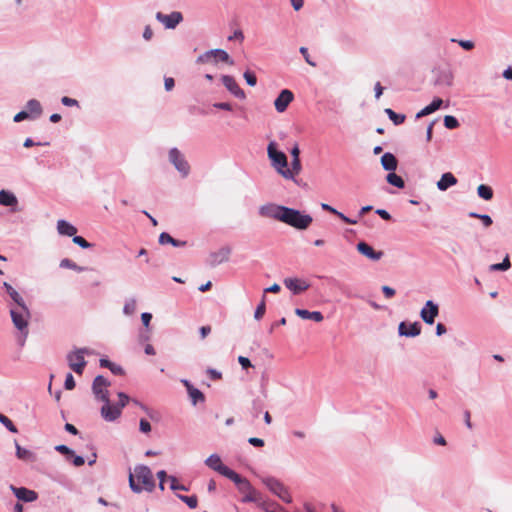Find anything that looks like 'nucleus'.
<instances>
[{"label": "nucleus", "mask_w": 512, "mask_h": 512, "mask_svg": "<svg viewBox=\"0 0 512 512\" xmlns=\"http://www.w3.org/2000/svg\"><path fill=\"white\" fill-rule=\"evenodd\" d=\"M244 78H245L247 84L250 86H255L257 83V78H256L255 74L251 71H246L244 73Z\"/></svg>", "instance_id": "obj_48"}, {"label": "nucleus", "mask_w": 512, "mask_h": 512, "mask_svg": "<svg viewBox=\"0 0 512 512\" xmlns=\"http://www.w3.org/2000/svg\"><path fill=\"white\" fill-rule=\"evenodd\" d=\"M386 179L389 184L395 187L404 188L405 186L404 180L396 173H389Z\"/></svg>", "instance_id": "obj_38"}, {"label": "nucleus", "mask_w": 512, "mask_h": 512, "mask_svg": "<svg viewBox=\"0 0 512 512\" xmlns=\"http://www.w3.org/2000/svg\"><path fill=\"white\" fill-rule=\"evenodd\" d=\"M60 267L61 268L72 269V270H75L77 272H83V271L88 270L87 267L79 266L75 262H73L72 260H70L68 258H64V259L61 260Z\"/></svg>", "instance_id": "obj_36"}, {"label": "nucleus", "mask_w": 512, "mask_h": 512, "mask_svg": "<svg viewBox=\"0 0 512 512\" xmlns=\"http://www.w3.org/2000/svg\"><path fill=\"white\" fill-rule=\"evenodd\" d=\"M181 382L187 388V392L193 405H196L198 402H204L205 396L199 389L193 387V385H191V383L186 379H182Z\"/></svg>", "instance_id": "obj_19"}, {"label": "nucleus", "mask_w": 512, "mask_h": 512, "mask_svg": "<svg viewBox=\"0 0 512 512\" xmlns=\"http://www.w3.org/2000/svg\"><path fill=\"white\" fill-rule=\"evenodd\" d=\"M156 18L168 29H174L183 19L182 14L177 11L168 15L158 12Z\"/></svg>", "instance_id": "obj_11"}, {"label": "nucleus", "mask_w": 512, "mask_h": 512, "mask_svg": "<svg viewBox=\"0 0 512 512\" xmlns=\"http://www.w3.org/2000/svg\"><path fill=\"white\" fill-rule=\"evenodd\" d=\"M357 250L359 253L372 260H379L383 255L381 251L376 252L370 245L365 242H359L357 244Z\"/></svg>", "instance_id": "obj_20"}, {"label": "nucleus", "mask_w": 512, "mask_h": 512, "mask_svg": "<svg viewBox=\"0 0 512 512\" xmlns=\"http://www.w3.org/2000/svg\"><path fill=\"white\" fill-rule=\"evenodd\" d=\"M231 255V248L230 247H222L216 252H212L207 259V263L211 267H215L217 265H220L224 262H227Z\"/></svg>", "instance_id": "obj_10"}, {"label": "nucleus", "mask_w": 512, "mask_h": 512, "mask_svg": "<svg viewBox=\"0 0 512 512\" xmlns=\"http://www.w3.org/2000/svg\"><path fill=\"white\" fill-rule=\"evenodd\" d=\"M168 479L170 480V488L172 490H182V491H187V487H185L184 485H181L177 482V479L174 477V476H169Z\"/></svg>", "instance_id": "obj_47"}, {"label": "nucleus", "mask_w": 512, "mask_h": 512, "mask_svg": "<svg viewBox=\"0 0 512 512\" xmlns=\"http://www.w3.org/2000/svg\"><path fill=\"white\" fill-rule=\"evenodd\" d=\"M88 348H79L67 354V362L69 367L77 374H82L87 364L84 355L91 354Z\"/></svg>", "instance_id": "obj_4"}, {"label": "nucleus", "mask_w": 512, "mask_h": 512, "mask_svg": "<svg viewBox=\"0 0 512 512\" xmlns=\"http://www.w3.org/2000/svg\"><path fill=\"white\" fill-rule=\"evenodd\" d=\"M300 53L303 55L307 64H309L312 67H316V63L310 59V55H309L308 49L306 47H301Z\"/></svg>", "instance_id": "obj_54"}, {"label": "nucleus", "mask_w": 512, "mask_h": 512, "mask_svg": "<svg viewBox=\"0 0 512 512\" xmlns=\"http://www.w3.org/2000/svg\"><path fill=\"white\" fill-rule=\"evenodd\" d=\"M381 164L387 171H394L397 168L398 161L392 153H385L381 157Z\"/></svg>", "instance_id": "obj_28"}, {"label": "nucleus", "mask_w": 512, "mask_h": 512, "mask_svg": "<svg viewBox=\"0 0 512 512\" xmlns=\"http://www.w3.org/2000/svg\"><path fill=\"white\" fill-rule=\"evenodd\" d=\"M139 429L143 433H149L151 431V425L147 420L141 419L139 422Z\"/></svg>", "instance_id": "obj_55"}, {"label": "nucleus", "mask_w": 512, "mask_h": 512, "mask_svg": "<svg viewBox=\"0 0 512 512\" xmlns=\"http://www.w3.org/2000/svg\"><path fill=\"white\" fill-rule=\"evenodd\" d=\"M265 310H266V305H265V295H263L262 297V300L260 302V304L257 306L256 310H255V314H254V317L256 319H260L264 316L265 314Z\"/></svg>", "instance_id": "obj_46"}, {"label": "nucleus", "mask_w": 512, "mask_h": 512, "mask_svg": "<svg viewBox=\"0 0 512 512\" xmlns=\"http://www.w3.org/2000/svg\"><path fill=\"white\" fill-rule=\"evenodd\" d=\"M248 442L253 445V446H256V447H262L264 446V441L260 438H257V437H250L248 439Z\"/></svg>", "instance_id": "obj_62"}, {"label": "nucleus", "mask_w": 512, "mask_h": 512, "mask_svg": "<svg viewBox=\"0 0 512 512\" xmlns=\"http://www.w3.org/2000/svg\"><path fill=\"white\" fill-rule=\"evenodd\" d=\"M170 161L175 168L183 175L187 176L190 171V166L182 153L177 148H172L169 152Z\"/></svg>", "instance_id": "obj_8"}, {"label": "nucleus", "mask_w": 512, "mask_h": 512, "mask_svg": "<svg viewBox=\"0 0 512 512\" xmlns=\"http://www.w3.org/2000/svg\"><path fill=\"white\" fill-rule=\"evenodd\" d=\"M73 242L77 245H79L82 248H89L91 247V244L87 242L83 237L74 235L73 236Z\"/></svg>", "instance_id": "obj_50"}, {"label": "nucleus", "mask_w": 512, "mask_h": 512, "mask_svg": "<svg viewBox=\"0 0 512 512\" xmlns=\"http://www.w3.org/2000/svg\"><path fill=\"white\" fill-rule=\"evenodd\" d=\"M150 322H143L142 329L139 334V339L142 342L148 341L150 339Z\"/></svg>", "instance_id": "obj_43"}, {"label": "nucleus", "mask_w": 512, "mask_h": 512, "mask_svg": "<svg viewBox=\"0 0 512 512\" xmlns=\"http://www.w3.org/2000/svg\"><path fill=\"white\" fill-rule=\"evenodd\" d=\"M4 287L6 288L7 293L15 302V305L10 310L12 320H27L30 318V312L25 306L20 294L8 283H4Z\"/></svg>", "instance_id": "obj_3"}, {"label": "nucleus", "mask_w": 512, "mask_h": 512, "mask_svg": "<svg viewBox=\"0 0 512 512\" xmlns=\"http://www.w3.org/2000/svg\"><path fill=\"white\" fill-rule=\"evenodd\" d=\"M28 323L29 322H14L15 328L17 330V341L20 346L24 345L29 333Z\"/></svg>", "instance_id": "obj_27"}, {"label": "nucleus", "mask_w": 512, "mask_h": 512, "mask_svg": "<svg viewBox=\"0 0 512 512\" xmlns=\"http://www.w3.org/2000/svg\"><path fill=\"white\" fill-rule=\"evenodd\" d=\"M301 170L302 166L300 159H292L291 167L284 168L282 172V177H284L285 179H294L297 175L300 174Z\"/></svg>", "instance_id": "obj_22"}, {"label": "nucleus", "mask_w": 512, "mask_h": 512, "mask_svg": "<svg viewBox=\"0 0 512 512\" xmlns=\"http://www.w3.org/2000/svg\"><path fill=\"white\" fill-rule=\"evenodd\" d=\"M205 464L212 470L218 472L221 475H224V473L228 470L229 467L225 466L219 455L212 454L210 455L206 460Z\"/></svg>", "instance_id": "obj_18"}, {"label": "nucleus", "mask_w": 512, "mask_h": 512, "mask_svg": "<svg viewBox=\"0 0 512 512\" xmlns=\"http://www.w3.org/2000/svg\"><path fill=\"white\" fill-rule=\"evenodd\" d=\"M443 101L442 99L440 98H436L434 99L428 106L424 107L420 112L417 113V117H422V116H426V115H429L433 112H435L436 110H438L441 105H442Z\"/></svg>", "instance_id": "obj_30"}, {"label": "nucleus", "mask_w": 512, "mask_h": 512, "mask_svg": "<svg viewBox=\"0 0 512 512\" xmlns=\"http://www.w3.org/2000/svg\"><path fill=\"white\" fill-rule=\"evenodd\" d=\"M420 315L422 320H434L438 315V305L432 301H427Z\"/></svg>", "instance_id": "obj_21"}, {"label": "nucleus", "mask_w": 512, "mask_h": 512, "mask_svg": "<svg viewBox=\"0 0 512 512\" xmlns=\"http://www.w3.org/2000/svg\"><path fill=\"white\" fill-rule=\"evenodd\" d=\"M129 486L135 493L142 490L152 492L155 487L152 471L145 465L136 466L133 473L129 475Z\"/></svg>", "instance_id": "obj_2"}, {"label": "nucleus", "mask_w": 512, "mask_h": 512, "mask_svg": "<svg viewBox=\"0 0 512 512\" xmlns=\"http://www.w3.org/2000/svg\"><path fill=\"white\" fill-rule=\"evenodd\" d=\"M293 99H294V95L290 90H288V89L282 90L280 92V94L278 95V97L274 101L275 109L279 113L284 112L287 109L288 105L293 101Z\"/></svg>", "instance_id": "obj_14"}, {"label": "nucleus", "mask_w": 512, "mask_h": 512, "mask_svg": "<svg viewBox=\"0 0 512 512\" xmlns=\"http://www.w3.org/2000/svg\"><path fill=\"white\" fill-rule=\"evenodd\" d=\"M453 42H457L463 49L472 50L474 48V43L470 40H455L452 39Z\"/></svg>", "instance_id": "obj_52"}, {"label": "nucleus", "mask_w": 512, "mask_h": 512, "mask_svg": "<svg viewBox=\"0 0 512 512\" xmlns=\"http://www.w3.org/2000/svg\"><path fill=\"white\" fill-rule=\"evenodd\" d=\"M263 483L272 493H274L284 502L290 503L292 501V498L287 488L279 480L272 477H268L263 479Z\"/></svg>", "instance_id": "obj_6"}, {"label": "nucleus", "mask_w": 512, "mask_h": 512, "mask_svg": "<svg viewBox=\"0 0 512 512\" xmlns=\"http://www.w3.org/2000/svg\"><path fill=\"white\" fill-rule=\"evenodd\" d=\"M64 387L67 390H72V389L75 388V380H74V377H73V375L71 373H68L66 375Z\"/></svg>", "instance_id": "obj_49"}, {"label": "nucleus", "mask_w": 512, "mask_h": 512, "mask_svg": "<svg viewBox=\"0 0 512 512\" xmlns=\"http://www.w3.org/2000/svg\"><path fill=\"white\" fill-rule=\"evenodd\" d=\"M477 193L479 197H481L484 200H491L493 197V190L490 186L481 184L477 188Z\"/></svg>", "instance_id": "obj_37"}, {"label": "nucleus", "mask_w": 512, "mask_h": 512, "mask_svg": "<svg viewBox=\"0 0 512 512\" xmlns=\"http://www.w3.org/2000/svg\"><path fill=\"white\" fill-rule=\"evenodd\" d=\"M382 291L386 298H392L395 295V290L389 286H383Z\"/></svg>", "instance_id": "obj_64"}, {"label": "nucleus", "mask_w": 512, "mask_h": 512, "mask_svg": "<svg viewBox=\"0 0 512 512\" xmlns=\"http://www.w3.org/2000/svg\"><path fill=\"white\" fill-rule=\"evenodd\" d=\"M178 498L186 503L189 508L194 509L197 507L198 499L196 496H185V495H178Z\"/></svg>", "instance_id": "obj_41"}, {"label": "nucleus", "mask_w": 512, "mask_h": 512, "mask_svg": "<svg viewBox=\"0 0 512 512\" xmlns=\"http://www.w3.org/2000/svg\"><path fill=\"white\" fill-rule=\"evenodd\" d=\"M18 201L16 196L6 190L0 191V204L3 206H15L17 205Z\"/></svg>", "instance_id": "obj_29"}, {"label": "nucleus", "mask_w": 512, "mask_h": 512, "mask_svg": "<svg viewBox=\"0 0 512 512\" xmlns=\"http://www.w3.org/2000/svg\"><path fill=\"white\" fill-rule=\"evenodd\" d=\"M238 362L240 363V365L244 369L252 366L250 360L247 357H244V356H239L238 357Z\"/></svg>", "instance_id": "obj_63"}, {"label": "nucleus", "mask_w": 512, "mask_h": 512, "mask_svg": "<svg viewBox=\"0 0 512 512\" xmlns=\"http://www.w3.org/2000/svg\"><path fill=\"white\" fill-rule=\"evenodd\" d=\"M259 213L263 217L275 219L299 230L307 229L313 221L309 214L276 204L261 206Z\"/></svg>", "instance_id": "obj_1"}, {"label": "nucleus", "mask_w": 512, "mask_h": 512, "mask_svg": "<svg viewBox=\"0 0 512 512\" xmlns=\"http://www.w3.org/2000/svg\"><path fill=\"white\" fill-rule=\"evenodd\" d=\"M16 456L20 460L27 462H35L37 460L36 454L26 448L21 447L17 441H15Z\"/></svg>", "instance_id": "obj_24"}, {"label": "nucleus", "mask_w": 512, "mask_h": 512, "mask_svg": "<svg viewBox=\"0 0 512 512\" xmlns=\"http://www.w3.org/2000/svg\"><path fill=\"white\" fill-rule=\"evenodd\" d=\"M133 403L137 406H139L145 413H147V415L153 419V411L150 410L146 405L140 403L139 401L137 400H133Z\"/></svg>", "instance_id": "obj_58"}, {"label": "nucleus", "mask_w": 512, "mask_h": 512, "mask_svg": "<svg viewBox=\"0 0 512 512\" xmlns=\"http://www.w3.org/2000/svg\"><path fill=\"white\" fill-rule=\"evenodd\" d=\"M61 102L65 106H77L78 105V101L76 99H73V98H70L67 96L62 97Z\"/></svg>", "instance_id": "obj_57"}, {"label": "nucleus", "mask_w": 512, "mask_h": 512, "mask_svg": "<svg viewBox=\"0 0 512 512\" xmlns=\"http://www.w3.org/2000/svg\"><path fill=\"white\" fill-rule=\"evenodd\" d=\"M110 385V382L101 375H98L93 380L92 390L95 397L103 402H107L109 399V392L107 387Z\"/></svg>", "instance_id": "obj_7"}, {"label": "nucleus", "mask_w": 512, "mask_h": 512, "mask_svg": "<svg viewBox=\"0 0 512 512\" xmlns=\"http://www.w3.org/2000/svg\"><path fill=\"white\" fill-rule=\"evenodd\" d=\"M444 125L448 129H456L459 127V122L454 116L447 115L444 117Z\"/></svg>", "instance_id": "obj_44"}, {"label": "nucleus", "mask_w": 512, "mask_h": 512, "mask_svg": "<svg viewBox=\"0 0 512 512\" xmlns=\"http://www.w3.org/2000/svg\"><path fill=\"white\" fill-rule=\"evenodd\" d=\"M29 117H30V115H29V113L27 111H21V112L17 113L14 116V121L15 122H20V121H22L24 119H27Z\"/></svg>", "instance_id": "obj_60"}, {"label": "nucleus", "mask_w": 512, "mask_h": 512, "mask_svg": "<svg viewBox=\"0 0 512 512\" xmlns=\"http://www.w3.org/2000/svg\"><path fill=\"white\" fill-rule=\"evenodd\" d=\"M159 243L161 245H165V244H172L173 246L175 247H179V246H185L186 245V242L185 241H179V240H176L174 239L173 237H171L168 233L166 232H163L160 234L159 236Z\"/></svg>", "instance_id": "obj_32"}, {"label": "nucleus", "mask_w": 512, "mask_h": 512, "mask_svg": "<svg viewBox=\"0 0 512 512\" xmlns=\"http://www.w3.org/2000/svg\"><path fill=\"white\" fill-rule=\"evenodd\" d=\"M469 216H470V217H472V218H478V219H480V220L483 222V224H484V226H485V227H489V226H491V225H492V223H493V222H492V219H491V217H490L489 215H480V214H477V213L471 212V213L469 214Z\"/></svg>", "instance_id": "obj_45"}, {"label": "nucleus", "mask_w": 512, "mask_h": 512, "mask_svg": "<svg viewBox=\"0 0 512 512\" xmlns=\"http://www.w3.org/2000/svg\"><path fill=\"white\" fill-rule=\"evenodd\" d=\"M135 310V301H127L126 304L124 305V314L126 316H131V314L134 312Z\"/></svg>", "instance_id": "obj_53"}, {"label": "nucleus", "mask_w": 512, "mask_h": 512, "mask_svg": "<svg viewBox=\"0 0 512 512\" xmlns=\"http://www.w3.org/2000/svg\"><path fill=\"white\" fill-rule=\"evenodd\" d=\"M401 336L414 337L420 334V327L418 322H400L398 327Z\"/></svg>", "instance_id": "obj_17"}, {"label": "nucleus", "mask_w": 512, "mask_h": 512, "mask_svg": "<svg viewBox=\"0 0 512 512\" xmlns=\"http://www.w3.org/2000/svg\"><path fill=\"white\" fill-rule=\"evenodd\" d=\"M121 415V407L118 405H112L110 399L104 402L101 408V416L108 422L115 421Z\"/></svg>", "instance_id": "obj_13"}, {"label": "nucleus", "mask_w": 512, "mask_h": 512, "mask_svg": "<svg viewBox=\"0 0 512 512\" xmlns=\"http://www.w3.org/2000/svg\"><path fill=\"white\" fill-rule=\"evenodd\" d=\"M223 85L237 98L244 99L245 93L244 91L239 87L236 80L229 75H224L222 77Z\"/></svg>", "instance_id": "obj_16"}, {"label": "nucleus", "mask_w": 512, "mask_h": 512, "mask_svg": "<svg viewBox=\"0 0 512 512\" xmlns=\"http://www.w3.org/2000/svg\"><path fill=\"white\" fill-rule=\"evenodd\" d=\"M0 423L3 424L10 432L17 433L18 430L13 422L5 415L0 413Z\"/></svg>", "instance_id": "obj_42"}, {"label": "nucleus", "mask_w": 512, "mask_h": 512, "mask_svg": "<svg viewBox=\"0 0 512 512\" xmlns=\"http://www.w3.org/2000/svg\"><path fill=\"white\" fill-rule=\"evenodd\" d=\"M321 208L327 212H330V213L336 215L338 218H340L343 222H345L347 224H351V225L357 224V220L348 218L343 213L337 211L335 208H333L332 206H330L328 204L322 203Z\"/></svg>", "instance_id": "obj_31"}, {"label": "nucleus", "mask_w": 512, "mask_h": 512, "mask_svg": "<svg viewBox=\"0 0 512 512\" xmlns=\"http://www.w3.org/2000/svg\"><path fill=\"white\" fill-rule=\"evenodd\" d=\"M27 112L32 117H37L42 113V107L39 101L32 99L27 103Z\"/></svg>", "instance_id": "obj_34"}, {"label": "nucleus", "mask_w": 512, "mask_h": 512, "mask_svg": "<svg viewBox=\"0 0 512 512\" xmlns=\"http://www.w3.org/2000/svg\"><path fill=\"white\" fill-rule=\"evenodd\" d=\"M385 113L388 115L389 119L393 121L395 125H400L405 121V115L397 114L390 108L385 109Z\"/></svg>", "instance_id": "obj_39"}, {"label": "nucleus", "mask_w": 512, "mask_h": 512, "mask_svg": "<svg viewBox=\"0 0 512 512\" xmlns=\"http://www.w3.org/2000/svg\"><path fill=\"white\" fill-rule=\"evenodd\" d=\"M238 490L244 494V502L258 501V492L251 486L249 481L244 483V485L241 486Z\"/></svg>", "instance_id": "obj_23"}, {"label": "nucleus", "mask_w": 512, "mask_h": 512, "mask_svg": "<svg viewBox=\"0 0 512 512\" xmlns=\"http://www.w3.org/2000/svg\"><path fill=\"white\" fill-rule=\"evenodd\" d=\"M295 314L300 317V318H303V319H308L310 318V312L308 310H305V309H299L297 308L295 310Z\"/></svg>", "instance_id": "obj_61"}, {"label": "nucleus", "mask_w": 512, "mask_h": 512, "mask_svg": "<svg viewBox=\"0 0 512 512\" xmlns=\"http://www.w3.org/2000/svg\"><path fill=\"white\" fill-rule=\"evenodd\" d=\"M175 82L172 77H166L164 79V86L166 91H171L174 88Z\"/></svg>", "instance_id": "obj_59"}, {"label": "nucleus", "mask_w": 512, "mask_h": 512, "mask_svg": "<svg viewBox=\"0 0 512 512\" xmlns=\"http://www.w3.org/2000/svg\"><path fill=\"white\" fill-rule=\"evenodd\" d=\"M283 283L294 294H300L309 288L308 282L300 278H286Z\"/></svg>", "instance_id": "obj_15"}, {"label": "nucleus", "mask_w": 512, "mask_h": 512, "mask_svg": "<svg viewBox=\"0 0 512 512\" xmlns=\"http://www.w3.org/2000/svg\"><path fill=\"white\" fill-rule=\"evenodd\" d=\"M211 58H214L215 61L220 60V61L228 63L230 65L234 64L233 61L230 59L229 54L222 49L211 50V51L204 53L203 55H200L197 59V62H199V63L209 62L211 60Z\"/></svg>", "instance_id": "obj_9"}, {"label": "nucleus", "mask_w": 512, "mask_h": 512, "mask_svg": "<svg viewBox=\"0 0 512 512\" xmlns=\"http://www.w3.org/2000/svg\"><path fill=\"white\" fill-rule=\"evenodd\" d=\"M100 366L110 369L113 374H116V375L123 374L122 367L112 363L108 359H104V358L100 359Z\"/></svg>", "instance_id": "obj_35"}, {"label": "nucleus", "mask_w": 512, "mask_h": 512, "mask_svg": "<svg viewBox=\"0 0 512 512\" xmlns=\"http://www.w3.org/2000/svg\"><path fill=\"white\" fill-rule=\"evenodd\" d=\"M511 267L509 256L506 255L501 263L492 264L490 266L491 271H506Z\"/></svg>", "instance_id": "obj_40"}, {"label": "nucleus", "mask_w": 512, "mask_h": 512, "mask_svg": "<svg viewBox=\"0 0 512 512\" xmlns=\"http://www.w3.org/2000/svg\"><path fill=\"white\" fill-rule=\"evenodd\" d=\"M267 154L272 166L282 176L284 168L288 165L285 153L277 150V144L274 141H271L267 147Z\"/></svg>", "instance_id": "obj_5"}, {"label": "nucleus", "mask_w": 512, "mask_h": 512, "mask_svg": "<svg viewBox=\"0 0 512 512\" xmlns=\"http://www.w3.org/2000/svg\"><path fill=\"white\" fill-rule=\"evenodd\" d=\"M10 490L18 500L23 502H34L38 498V494L34 490H30L25 487H16L11 485Z\"/></svg>", "instance_id": "obj_12"}, {"label": "nucleus", "mask_w": 512, "mask_h": 512, "mask_svg": "<svg viewBox=\"0 0 512 512\" xmlns=\"http://www.w3.org/2000/svg\"><path fill=\"white\" fill-rule=\"evenodd\" d=\"M457 183L456 177L451 173H444L440 180L437 182V188L441 191L447 190L450 186H453Z\"/></svg>", "instance_id": "obj_25"}, {"label": "nucleus", "mask_w": 512, "mask_h": 512, "mask_svg": "<svg viewBox=\"0 0 512 512\" xmlns=\"http://www.w3.org/2000/svg\"><path fill=\"white\" fill-rule=\"evenodd\" d=\"M57 231L61 235L73 237L77 233V228L65 220H58Z\"/></svg>", "instance_id": "obj_26"}, {"label": "nucleus", "mask_w": 512, "mask_h": 512, "mask_svg": "<svg viewBox=\"0 0 512 512\" xmlns=\"http://www.w3.org/2000/svg\"><path fill=\"white\" fill-rule=\"evenodd\" d=\"M118 397H119V403L117 404L119 407H121V409L123 407H125V405L129 402L130 398L128 395H126L125 393L123 392H119L118 393Z\"/></svg>", "instance_id": "obj_56"}, {"label": "nucleus", "mask_w": 512, "mask_h": 512, "mask_svg": "<svg viewBox=\"0 0 512 512\" xmlns=\"http://www.w3.org/2000/svg\"><path fill=\"white\" fill-rule=\"evenodd\" d=\"M55 450L69 456H74V451L64 444L57 445Z\"/></svg>", "instance_id": "obj_51"}, {"label": "nucleus", "mask_w": 512, "mask_h": 512, "mask_svg": "<svg viewBox=\"0 0 512 512\" xmlns=\"http://www.w3.org/2000/svg\"><path fill=\"white\" fill-rule=\"evenodd\" d=\"M225 477H227L228 479H230L231 481H233L238 489L244 485V483H247L248 480L246 478H243L241 477L239 474H237L235 471H233L232 469L228 468V470L224 473Z\"/></svg>", "instance_id": "obj_33"}]
</instances>
